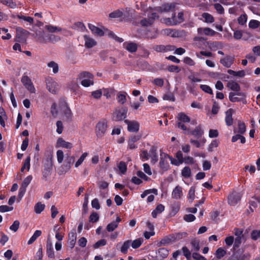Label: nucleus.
Returning <instances> with one entry per match:
<instances>
[{
	"label": "nucleus",
	"instance_id": "nucleus-1",
	"mask_svg": "<svg viewBox=\"0 0 260 260\" xmlns=\"http://www.w3.org/2000/svg\"><path fill=\"white\" fill-rule=\"evenodd\" d=\"M107 122L106 120L103 119L100 121L95 126V133L98 138H102L103 137L107 131Z\"/></svg>",
	"mask_w": 260,
	"mask_h": 260
},
{
	"label": "nucleus",
	"instance_id": "nucleus-2",
	"mask_svg": "<svg viewBox=\"0 0 260 260\" xmlns=\"http://www.w3.org/2000/svg\"><path fill=\"white\" fill-rule=\"evenodd\" d=\"M184 14L182 12H180L178 14L177 18H176L175 13L172 14L171 18H168L165 19L166 23L168 25H175L180 23L184 21Z\"/></svg>",
	"mask_w": 260,
	"mask_h": 260
},
{
	"label": "nucleus",
	"instance_id": "nucleus-3",
	"mask_svg": "<svg viewBox=\"0 0 260 260\" xmlns=\"http://www.w3.org/2000/svg\"><path fill=\"white\" fill-rule=\"evenodd\" d=\"M127 111L126 107L116 109L113 114L112 119L116 121H122L126 117Z\"/></svg>",
	"mask_w": 260,
	"mask_h": 260
},
{
	"label": "nucleus",
	"instance_id": "nucleus-4",
	"mask_svg": "<svg viewBox=\"0 0 260 260\" xmlns=\"http://www.w3.org/2000/svg\"><path fill=\"white\" fill-rule=\"evenodd\" d=\"M21 81L24 87L31 93H35L36 89L31 79L25 74L22 76Z\"/></svg>",
	"mask_w": 260,
	"mask_h": 260
},
{
	"label": "nucleus",
	"instance_id": "nucleus-5",
	"mask_svg": "<svg viewBox=\"0 0 260 260\" xmlns=\"http://www.w3.org/2000/svg\"><path fill=\"white\" fill-rule=\"evenodd\" d=\"M241 193L234 191L228 197V203L231 206H235L241 200Z\"/></svg>",
	"mask_w": 260,
	"mask_h": 260
},
{
	"label": "nucleus",
	"instance_id": "nucleus-6",
	"mask_svg": "<svg viewBox=\"0 0 260 260\" xmlns=\"http://www.w3.org/2000/svg\"><path fill=\"white\" fill-rule=\"evenodd\" d=\"M141 135H133L129 137L127 141V149H135L138 146L135 143L138 141L141 138Z\"/></svg>",
	"mask_w": 260,
	"mask_h": 260
},
{
	"label": "nucleus",
	"instance_id": "nucleus-7",
	"mask_svg": "<svg viewBox=\"0 0 260 260\" xmlns=\"http://www.w3.org/2000/svg\"><path fill=\"white\" fill-rule=\"evenodd\" d=\"M166 153H161L159 166L164 171H167L170 169V165L167 160L168 157L166 156Z\"/></svg>",
	"mask_w": 260,
	"mask_h": 260
},
{
	"label": "nucleus",
	"instance_id": "nucleus-8",
	"mask_svg": "<svg viewBox=\"0 0 260 260\" xmlns=\"http://www.w3.org/2000/svg\"><path fill=\"white\" fill-rule=\"evenodd\" d=\"M234 61L235 56L230 55H227L220 59V63L227 68H230L234 63Z\"/></svg>",
	"mask_w": 260,
	"mask_h": 260
},
{
	"label": "nucleus",
	"instance_id": "nucleus-9",
	"mask_svg": "<svg viewBox=\"0 0 260 260\" xmlns=\"http://www.w3.org/2000/svg\"><path fill=\"white\" fill-rule=\"evenodd\" d=\"M75 162V157L71 155L70 153H67L66 154V158L63 164V167L65 170L67 171H69L71 166L73 165Z\"/></svg>",
	"mask_w": 260,
	"mask_h": 260
},
{
	"label": "nucleus",
	"instance_id": "nucleus-10",
	"mask_svg": "<svg viewBox=\"0 0 260 260\" xmlns=\"http://www.w3.org/2000/svg\"><path fill=\"white\" fill-rule=\"evenodd\" d=\"M175 8V4L174 3H166L164 4L162 7L155 8V9L150 8L152 10H156L159 12H169L174 10Z\"/></svg>",
	"mask_w": 260,
	"mask_h": 260
},
{
	"label": "nucleus",
	"instance_id": "nucleus-11",
	"mask_svg": "<svg viewBox=\"0 0 260 260\" xmlns=\"http://www.w3.org/2000/svg\"><path fill=\"white\" fill-rule=\"evenodd\" d=\"M46 86L47 89L52 93H56L57 91V83L53 80L52 78H48L46 80Z\"/></svg>",
	"mask_w": 260,
	"mask_h": 260
},
{
	"label": "nucleus",
	"instance_id": "nucleus-12",
	"mask_svg": "<svg viewBox=\"0 0 260 260\" xmlns=\"http://www.w3.org/2000/svg\"><path fill=\"white\" fill-rule=\"evenodd\" d=\"M47 162H46L44 165V169L43 171V177L46 178L51 174V172L52 169V162L50 159L47 160Z\"/></svg>",
	"mask_w": 260,
	"mask_h": 260
},
{
	"label": "nucleus",
	"instance_id": "nucleus-13",
	"mask_svg": "<svg viewBox=\"0 0 260 260\" xmlns=\"http://www.w3.org/2000/svg\"><path fill=\"white\" fill-rule=\"evenodd\" d=\"M235 256L237 260H248L250 254L248 252H244L243 249H239L235 254Z\"/></svg>",
	"mask_w": 260,
	"mask_h": 260
},
{
	"label": "nucleus",
	"instance_id": "nucleus-14",
	"mask_svg": "<svg viewBox=\"0 0 260 260\" xmlns=\"http://www.w3.org/2000/svg\"><path fill=\"white\" fill-rule=\"evenodd\" d=\"M149 157H151V162L153 164H155L158 161L157 147L155 146H151L149 153Z\"/></svg>",
	"mask_w": 260,
	"mask_h": 260
},
{
	"label": "nucleus",
	"instance_id": "nucleus-15",
	"mask_svg": "<svg viewBox=\"0 0 260 260\" xmlns=\"http://www.w3.org/2000/svg\"><path fill=\"white\" fill-rule=\"evenodd\" d=\"M208 47L211 51H215L218 49H221L223 47V44L221 42L213 41L208 42Z\"/></svg>",
	"mask_w": 260,
	"mask_h": 260
},
{
	"label": "nucleus",
	"instance_id": "nucleus-16",
	"mask_svg": "<svg viewBox=\"0 0 260 260\" xmlns=\"http://www.w3.org/2000/svg\"><path fill=\"white\" fill-rule=\"evenodd\" d=\"M89 29L91 31L92 33L95 36L102 37L105 35L104 31L100 28L89 23L88 25Z\"/></svg>",
	"mask_w": 260,
	"mask_h": 260
},
{
	"label": "nucleus",
	"instance_id": "nucleus-17",
	"mask_svg": "<svg viewBox=\"0 0 260 260\" xmlns=\"http://www.w3.org/2000/svg\"><path fill=\"white\" fill-rule=\"evenodd\" d=\"M203 134L204 131L202 129L201 125L196 127V128L193 131L190 130L188 131L187 133V135H192L198 139L201 137Z\"/></svg>",
	"mask_w": 260,
	"mask_h": 260
},
{
	"label": "nucleus",
	"instance_id": "nucleus-18",
	"mask_svg": "<svg viewBox=\"0 0 260 260\" xmlns=\"http://www.w3.org/2000/svg\"><path fill=\"white\" fill-rule=\"evenodd\" d=\"M183 196L182 188L179 185L176 186L172 192V197L175 199H179Z\"/></svg>",
	"mask_w": 260,
	"mask_h": 260
},
{
	"label": "nucleus",
	"instance_id": "nucleus-19",
	"mask_svg": "<svg viewBox=\"0 0 260 260\" xmlns=\"http://www.w3.org/2000/svg\"><path fill=\"white\" fill-rule=\"evenodd\" d=\"M123 47L131 53L136 52L138 49L137 44L134 42H124L123 43Z\"/></svg>",
	"mask_w": 260,
	"mask_h": 260
},
{
	"label": "nucleus",
	"instance_id": "nucleus-20",
	"mask_svg": "<svg viewBox=\"0 0 260 260\" xmlns=\"http://www.w3.org/2000/svg\"><path fill=\"white\" fill-rule=\"evenodd\" d=\"M85 41V46L87 48H91L96 45V42L87 35L83 36Z\"/></svg>",
	"mask_w": 260,
	"mask_h": 260
},
{
	"label": "nucleus",
	"instance_id": "nucleus-21",
	"mask_svg": "<svg viewBox=\"0 0 260 260\" xmlns=\"http://www.w3.org/2000/svg\"><path fill=\"white\" fill-rule=\"evenodd\" d=\"M77 234L75 230H72L69 234V244L71 248H73L75 244Z\"/></svg>",
	"mask_w": 260,
	"mask_h": 260
},
{
	"label": "nucleus",
	"instance_id": "nucleus-22",
	"mask_svg": "<svg viewBox=\"0 0 260 260\" xmlns=\"http://www.w3.org/2000/svg\"><path fill=\"white\" fill-rule=\"evenodd\" d=\"M46 251L47 255L50 258L54 257V252L51 241L49 238H48L46 244Z\"/></svg>",
	"mask_w": 260,
	"mask_h": 260
},
{
	"label": "nucleus",
	"instance_id": "nucleus-23",
	"mask_svg": "<svg viewBox=\"0 0 260 260\" xmlns=\"http://www.w3.org/2000/svg\"><path fill=\"white\" fill-rule=\"evenodd\" d=\"M120 221L121 218L119 217H117L115 220L107 225L106 228L107 230L109 232H113L118 227V224Z\"/></svg>",
	"mask_w": 260,
	"mask_h": 260
},
{
	"label": "nucleus",
	"instance_id": "nucleus-24",
	"mask_svg": "<svg viewBox=\"0 0 260 260\" xmlns=\"http://www.w3.org/2000/svg\"><path fill=\"white\" fill-rule=\"evenodd\" d=\"M58 147H61L67 149H71L73 147V144L71 143L66 142L62 138H59L57 141Z\"/></svg>",
	"mask_w": 260,
	"mask_h": 260
},
{
	"label": "nucleus",
	"instance_id": "nucleus-25",
	"mask_svg": "<svg viewBox=\"0 0 260 260\" xmlns=\"http://www.w3.org/2000/svg\"><path fill=\"white\" fill-rule=\"evenodd\" d=\"M13 17L17 18L19 19L23 20L24 21L28 22L29 24H33L34 23V19L32 17L24 16L21 13L17 14L16 16L13 15Z\"/></svg>",
	"mask_w": 260,
	"mask_h": 260
},
{
	"label": "nucleus",
	"instance_id": "nucleus-26",
	"mask_svg": "<svg viewBox=\"0 0 260 260\" xmlns=\"http://www.w3.org/2000/svg\"><path fill=\"white\" fill-rule=\"evenodd\" d=\"M187 236V234L186 232H179L171 234V238L174 242L186 237Z\"/></svg>",
	"mask_w": 260,
	"mask_h": 260
},
{
	"label": "nucleus",
	"instance_id": "nucleus-27",
	"mask_svg": "<svg viewBox=\"0 0 260 260\" xmlns=\"http://www.w3.org/2000/svg\"><path fill=\"white\" fill-rule=\"evenodd\" d=\"M139 124L137 121H132L131 123L128 124V126H127V130L129 132L136 133L139 131Z\"/></svg>",
	"mask_w": 260,
	"mask_h": 260
},
{
	"label": "nucleus",
	"instance_id": "nucleus-28",
	"mask_svg": "<svg viewBox=\"0 0 260 260\" xmlns=\"http://www.w3.org/2000/svg\"><path fill=\"white\" fill-rule=\"evenodd\" d=\"M232 109H230L225 112V121L226 124L228 126H231L233 123V119L232 118Z\"/></svg>",
	"mask_w": 260,
	"mask_h": 260
},
{
	"label": "nucleus",
	"instance_id": "nucleus-29",
	"mask_svg": "<svg viewBox=\"0 0 260 260\" xmlns=\"http://www.w3.org/2000/svg\"><path fill=\"white\" fill-rule=\"evenodd\" d=\"M178 122L188 123L190 121V117L183 112L179 113L177 115Z\"/></svg>",
	"mask_w": 260,
	"mask_h": 260
},
{
	"label": "nucleus",
	"instance_id": "nucleus-30",
	"mask_svg": "<svg viewBox=\"0 0 260 260\" xmlns=\"http://www.w3.org/2000/svg\"><path fill=\"white\" fill-rule=\"evenodd\" d=\"M198 32L200 34H201L202 32H203L205 35L211 36H214L215 34V31L214 30L209 27H206L204 28H199L198 29Z\"/></svg>",
	"mask_w": 260,
	"mask_h": 260
},
{
	"label": "nucleus",
	"instance_id": "nucleus-31",
	"mask_svg": "<svg viewBox=\"0 0 260 260\" xmlns=\"http://www.w3.org/2000/svg\"><path fill=\"white\" fill-rule=\"evenodd\" d=\"M132 244V240H128L123 242L122 244L121 248L120 251L123 254H126L127 252L128 249L131 246Z\"/></svg>",
	"mask_w": 260,
	"mask_h": 260
},
{
	"label": "nucleus",
	"instance_id": "nucleus-32",
	"mask_svg": "<svg viewBox=\"0 0 260 260\" xmlns=\"http://www.w3.org/2000/svg\"><path fill=\"white\" fill-rule=\"evenodd\" d=\"M228 87L230 88L232 90L235 91H240V85L235 81H230L228 83Z\"/></svg>",
	"mask_w": 260,
	"mask_h": 260
},
{
	"label": "nucleus",
	"instance_id": "nucleus-33",
	"mask_svg": "<svg viewBox=\"0 0 260 260\" xmlns=\"http://www.w3.org/2000/svg\"><path fill=\"white\" fill-rule=\"evenodd\" d=\"M156 254L157 256L161 258H165L169 255V251L165 248H161L157 250Z\"/></svg>",
	"mask_w": 260,
	"mask_h": 260
},
{
	"label": "nucleus",
	"instance_id": "nucleus-34",
	"mask_svg": "<svg viewBox=\"0 0 260 260\" xmlns=\"http://www.w3.org/2000/svg\"><path fill=\"white\" fill-rule=\"evenodd\" d=\"M123 15V12L120 9H117L109 14V17L111 19L119 18Z\"/></svg>",
	"mask_w": 260,
	"mask_h": 260
},
{
	"label": "nucleus",
	"instance_id": "nucleus-35",
	"mask_svg": "<svg viewBox=\"0 0 260 260\" xmlns=\"http://www.w3.org/2000/svg\"><path fill=\"white\" fill-rule=\"evenodd\" d=\"M126 93L119 92L117 94V100L118 102L121 105L124 104L126 101Z\"/></svg>",
	"mask_w": 260,
	"mask_h": 260
},
{
	"label": "nucleus",
	"instance_id": "nucleus-36",
	"mask_svg": "<svg viewBox=\"0 0 260 260\" xmlns=\"http://www.w3.org/2000/svg\"><path fill=\"white\" fill-rule=\"evenodd\" d=\"M42 232L40 230H37L27 242L28 245L33 243L36 239L41 235Z\"/></svg>",
	"mask_w": 260,
	"mask_h": 260
},
{
	"label": "nucleus",
	"instance_id": "nucleus-37",
	"mask_svg": "<svg viewBox=\"0 0 260 260\" xmlns=\"http://www.w3.org/2000/svg\"><path fill=\"white\" fill-rule=\"evenodd\" d=\"M118 168L121 174H125L127 171V164L123 161H120Z\"/></svg>",
	"mask_w": 260,
	"mask_h": 260
},
{
	"label": "nucleus",
	"instance_id": "nucleus-38",
	"mask_svg": "<svg viewBox=\"0 0 260 260\" xmlns=\"http://www.w3.org/2000/svg\"><path fill=\"white\" fill-rule=\"evenodd\" d=\"M45 28L50 32H59L61 31L62 29L60 27L53 26L52 25H46Z\"/></svg>",
	"mask_w": 260,
	"mask_h": 260
},
{
	"label": "nucleus",
	"instance_id": "nucleus-39",
	"mask_svg": "<svg viewBox=\"0 0 260 260\" xmlns=\"http://www.w3.org/2000/svg\"><path fill=\"white\" fill-rule=\"evenodd\" d=\"M226 253V250L223 248H218L215 252V256L218 259L223 257Z\"/></svg>",
	"mask_w": 260,
	"mask_h": 260
},
{
	"label": "nucleus",
	"instance_id": "nucleus-40",
	"mask_svg": "<svg viewBox=\"0 0 260 260\" xmlns=\"http://www.w3.org/2000/svg\"><path fill=\"white\" fill-rule=\"evenodd\" d=\"M202 16L207 23H212L214 21V18L213 16L208 13H204Z\"/></svg>",
	"mask_w": 260,
	"mask_h": 260
},
{
	"label": "nucleus",
	"instance_id": "nucleus-41",
	"mask_svg": "<svg viewBox=\"0 0 260 260\" xmlns=\"http://www.w3.org/2000/svg\"><path fill=\"white\" fill-rule=\"evenodd\" d=\"M143 242V239L142 238H139V239H136L133 241H132L131 246L134 249H137V248H139Z\"/></svg>",
	"mask_w": 260,
	"mask_h": 260
},
{
	"label": "nucleus",
	"instance_id": "nucleus-42",
	"mask_svg": "<svg viewBox=\"0 0 260 260\" xmlns=\"http://www.w3.org/2000/svg\"><path fill=\"white\" fill-rule=\"evenodd\" d=\"M195 188L194 187H191L189 190L187 198L189 202L191 203L194 199Z\"/></svg>",
	"mask_w": 260,
	"mask_h": 260
},
{
	"label": "nucleus",
	"instance_id": "nucleus-43",
	"mask_svg": "<svg viewBox=\"0 0 260 260\" xmlns=\"http://www.w3.org/2000/svg\"><path fill=\"white\" fill-rule=\"evenodd\" d=\"M47 66L48 67L52 68L53 72L54 74L58 73L59 70V67L57 63H56L54 61H51L48 63Z\"/></svg>",
	"mask_w": 260,
	"mask_h": 260
},
{
	"label": "nucleus",
	"instance_id": "nucleus-44",
	"mask_svg": "<svg viewBox=\"0 0 260 260\" xmlns=\"http://www.w3.org/2000/svg\"><path fill=\"white\" fill-rule=\"evenodd\" d=\"M182 176L184 178H187L191 176V170L189 167H185L182 170Z\"/></svg>",
	"mask_w": 260,
	"mask_h": 260
},
{
	"label": "nucleus",
	"instance_id": "nucleus-45",
	"mask_svg": "<svg viewBox=\"0 0 260 260\" xmlns=\"http://www.w3.org/2000/svg\"><path fill=\"white\" fill-rule=\"evenodd\" d=\"M87 152L83 153L80 157V158L78 159V160L76 162L75 164V167L76 168H78L79 166H80L82 164L85 158L87 156Z\"/></svg>",
	"mask_w": 260,
	"mask_h": 260
},
{
	"label": "nucleus",
	"instance_id": "nucleus-46",
	"mask_svg": "<svg viewBox=\"0 0 260 260\" xmlns=\"http://www.w3.org/2000/svg\"><path fill=\"white\" fill-rule=\"evenodd\" d=\"M107 35L119 43H122L124 41L122 38L117 37L112 31H108Z\"/></svg>",
	"mask_w": 260,
	"mask_h": 260
},
{
	"label": "nucleus",
	"instance_id": "nucleus-47",
	"mask_svg": "<svg viewBox=\"0 0 260 260\" xmlns=\"http://www.w3.org/2000/svg\"><path fill=\"white\" fill-rule=\"evenodd\" d=\"M238 126V133L241 135L244 134L246 129L245 124L243 122H239Z\"/></svg>",
	"mask_w": 260,
	"mask_h": 260
},
{
	"label": "nucleus",
	"instance_id": "nucleus-48",
	"mask_svg": "<svg viewBox=\"0 0 260 260\" xmlns=\"http://www.w3.org/2000/svg\"><path fill=\"white\" fill-rule=\"evenodd\" d=\"M1 3L9 6L11 8H15L16 7V4L13 0H0Z\"/></svg>",
	"mask_w": 260,
	"mask_h": 260
},
{
	"label": "nucleus",
	"instance_id": "nucleus-49",
	"mask_svg": "<svg viewBox=\"0 0 260 260\" xmlns=\"http://www.w3.org/2000/svg\"><path fill=\"white\" fill-rule=\"evenodd\" d=\"M200 88L203 90L204 92L207 93H209L210 94H213V91L211 89V88L207 85H205V84H201L200 86Z\"/></svg>",
	"mask_w": 260,
	"mask_h": 260
},
{
	"label": "nucleus",
	"instance_id": "nucleus-50",
	"mask_svg": "<svg viewBox=\"0 0 260 260\" xmlns=\"http://www.w3.org/2000/svg\"><path fill=\"white\" fill-rule=\"evenodd\" d=\"M236 95V93L234 92H230L229 93V100L232 102H238L243 101L242 98H239L238 97L235 96Z\"/></svg>",
	"mask_w": 260,
	"mask_h": 260
},
{
	"label": "nucleus",
	"instance_id": "nucleus-51",
	"mask_svg": "<svg viewBox=\"0 0 260 260\" xmlns=\"http://www.w3.org/2000/svg\"><path fill=\"white\" fill-rule=\"evenodd\" d=\"M248 25L251 28H257L260 25V22L256 20H251L249 22Z\"/></svg>",
	"mask_w": 260,
	"mask_h": 260
},
{
	"label": "nucleus",
	"instance_id": "nucleus-52",
	"mask_svg": "<svg viewBox=\"0 0 260 260\" xmlns=\"http://www.w3.org/2000/svg\"><path fill=\"white\" fill-rule=\"evenodd\" d=\"M93 77V76L92 74L88 72L84 71L81 72L79 74V78H87V79H92Z\"/></svg>",
	"mask_w": 260,
	"mask_h": 260
},
{
	"label": "nucleus",
	"instance_id": "nucleus-53",
	"mask_svg": "<svg viewBox=\"0 0 260 260\" xmlns=\"http://www.w3.org/2000/svg\"><path fill=\"white\" fill-rule=\"evenodd\" d=\"M247 20V16L246 14H244L239 17L238 18V22L239 24L243 25L246 23Z\"/></svg>",
	"mask_w": 260,
	"mask_h": 260
},
{
	"label": "nucleus",
	"instance_id": "nucleus-54",
	"mask_svg": "<svg viewBox=\"0 0 260 260\" xmlns=\"http://www.w3.org/2000/svg\"><path fill=\"white\" fill-rule=\"evenodd\" d=\"M32 177L31 175H29L26 177L22 183L21 186L26 188L29 184L31 181L32 180Z\"/></svg>",
	"mask_w": 260,
	"mask_h": 260
},
{
	"label": "nucleus",
	"instance_id": "nucleus-55",
	"mask_svg": "<svg viewBox=\"0 0 260 260\" xmlns=\"http://www.w3.org/2000/svg\"><path fill=\"white\" fill-rule=\"evenodd\" d=\"M173 242V239L171 238V235L164 238L160 241V243L162 245H168Z\"/></svg>",
	"mask_w": 260,
	"mask_h": 260
},
{
	"label": "nucleus",
	"instance_id": "nucleus-56",
	"mask_svg": "<svg viewBox=\"0 0 260 260\" xmlns=\"http://www.w3.org/2000/svg\"><path fill=\"white\" fill-rule=\"evenodd\" d=\"M219 145V142L217 140H213L211 143L209 144L208 150L209 152L213 151V148L214 147H217Z\"/></svg>",
	"mask_w": 260,
	"mask_h": 260
},
{
	"label": "nucleus",
	"instance_id": "nucleus-57",
	"mask_svg": "<svg viewBox=\"0 0 260 260\" xmlns=\"http://www.w3.org/2000/svg\"><path fill=\"white\" fill-rule=\"evenodd\" d=\"M163 100H167L170 101L174 102L175 101V98L174 94L172 93H166L163 95Z\"/></svg>",
	"mask_w": 260,
	"mask_h": 260
},
{
	"label": "nucleus",
	"instance_id": "nucleus-58",
	"mask_svg": "<svg viewBox=\"0 0 260 260\" xmlns=\"http://www.w3.org/2000/svg\"><path fill=\"white\" fill-rule=\"evenodd\" d=\"M176 125L179 128L184 131V134L186 135H187L188 131H190V129L187 128V126L183 123V122H177Z\"/></svg>",
	"mask_w": 260,
	"mask_h": 260
},
{
	"label": "nucleus",
	"instance_id": "nucleus-59",
	"mask_svg": "<svg viewBox=\"0 0 260 260\" xmlns=\"http://www.w3.org/2000/svg\"><path fill=\"white\" fill-rule=\"evenodd\" d=\"M140 24L141 26L145 27L151 26L153 24L149 18H144L142 19L140 22Z\"/></svg>",
	"mask_w": 260,
	"mask_h": 260
},
{
	"label": "nucleus",
	"instance_id": "nucleus-60",
	"mask_svg": "<svg viewBox=\"0 0 260 260\" xmlns=\"http://www.w3.org/2000/svg\"><path fill=\"white\" fill-rule=\"evenodd\" d=\"M152 83L158 87H162L164 84V80L162 78H157L154 79Z\"/></svg>",
	"mask_w": 260,
	"mask_h": 260
},
{
	"label": "nucleus",
	"instance_id": "nucleus-61",
	"mask_svg": "<svg viewBox=\"0 0 260 260\" xmlns=\"http://www.w3.org/2000/svg\"><path fill=\"white\" fill-rule=\"evenodd\" d=\"M214 8L216 11L220 14H223L224 13V9L223 7L219 3H216L214 5Z\"/></svg>",
	"mask_w": 260,
	"mask_h": 260
},
{
	"label": "nucleus",
	"instance_id": "nucleus-62",
	"mask_svg": "<svg viewBox=\"0 0 260 260\" xmlns=\"http://www.w3.org/2000/svg\"><path fill=\"white\" fill-rule=\"evenodd\" d=\"M140 156L142 161H144L148 160L149 159V153L147 150L142 151Z\"/></svg>",
	"mask_w": 260,
	"mask_h": 260
},
{
	"label": "nucleus",
	"instance_id": "nucleus-63",
	"mask_svg": "<svg viewBox=\"0 0 260 260\" xmlns=\"http://www.w3.org/2000/svg\"><path fill=\"white\" fill-rule=\"evenodd\" d=\"M99 215L97 212H92L89 217V221L91 222H95L98 221Z\"/></svg>",
	"mask_w": 260,
	"mask_h": 260
},
{
	"label": "nucleus",
	"instance_id": "nucleus-64",
	"mask_svg": "<svg viewBox=\"0 0 260 260\" xmlns=\"http://www.w3.org/2000/svg\"><path fill=\"white\" fill-rule=\"evenodd\" d=\"M251 237L252 239H253L254 240H256L258 238H260V231H258V230L253 231L251 234Z\"/></svg>",
	"mask_w": 260,
	"mask_h": 260
}]
</instances>
